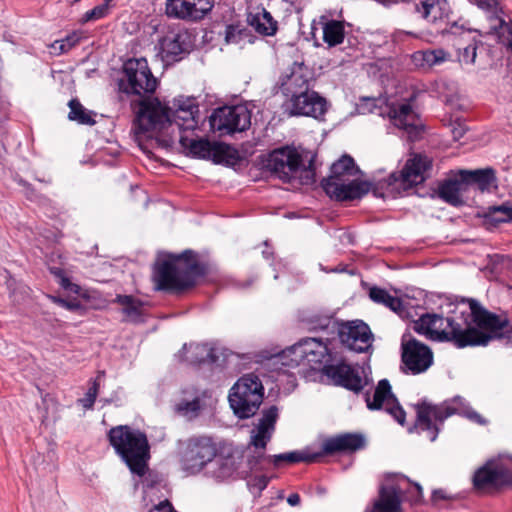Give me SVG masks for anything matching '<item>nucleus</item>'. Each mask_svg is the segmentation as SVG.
<instances>
[{"mask_svg":"<svg viewBox=\"0 0 512 512\" xmlns=\"http://www.w3.org/2000/svg\"><path fill=\"white\" fill-rule=\"evenodd\" d=\"M317 455H310L304 452L292 451L277 455H266L264 465L266 463H273L275 467H279L283 462L298 463V462H312L316 459Z\"/></svg>","mask_w":512,"mask_h":512,"instance_id":"4c0bfd02","label":"nucleus"},{"mask_svg":"<svg viewBox=\"0 0 512 512\" xmlns=\"http://www.w3.org/2000/svg\"><path fill=\"white\" fill-rule=\"evenodd\" d=\"M278 408L271 406L262 412L258 423L250 431V439L245 449L224 447L214 459L208 475L217 481L248 478L253 472L264 470L266 447L275 431Z\"/></svg>","mask_w":512,"mask_h":512,"instance_id":"f257e3e1","label":"nucleus"},{"mask_svg":"<svg viewBox=\"0 0 512 512\" xmlns=\"http://www.w3.org/2000/svg\"><path fill=\"white\" fill-rule=\"evenodd\" d=\"M415 408L417 413L415 428L418 432H425L431 442L435 441L440 427L444 426V421L448 417V405L445 403L433 405L422 401L416 404Z\"/></svg>","mask_w":512,"mask_h":512,"instance_id":"4468645a","label":"nucleus"},{"mask_svg":"<svg viewBox=\"0 0 512 512\" xmlns=\"http://www.w3.org/2000/svg\"><path fill=\"white\" fill-rule=\"evenodd\" d=\"M281 87L287 100L310 90L309 81L304 75L301 66L295 67L293 71L283 79Z\"/></svg>","mask_w":512,"mask_h":512,"instance_id":"c756f323","label":"nucleus"},{"mask_svg":"<svg viewBox=\"0 0 512 512\" xmlns=\"http://www.w3.org/2000/svg\"><path fill=\"white\" fill-rule=\"evenodd\" d=\"M197 113L198 107L193 98L175 99L173 112L159 99L152 98L140 102L136 123L139 131L148 134L149 137H157L163 133L166 138L162 139L161 143L168 147L173 144L176 131L180 136L182 132L197 127Z\"/></svg>","mask_w":512,"mask_h":512,"instance_id":"7ed1b4c3","label":"nucleus"},{"mask_svg":"<svg viewBox=\"0 0 512 512\" xmlns=\"http://www.w3.org/2000/svg\"><path fill=\"white\" fill-rule=\"evenodd\" d=\"M181 145L189 149L190 153L204 159H213L216 162L222 161L229 155L230 146L219 143L210 142L206 139H190L183 135L179 136Z\"/></svg>","mask_w":512,"mask_h":512,"instance_id":"412c9836","label":"nucleus"},{"mask_svg":"<svg viewBox=\"0 0 512 512\" xmlns=\"http://www.w3.org/2000/svg\"><path fill=\"white\" fill-rule=\"evenodd\" d=\"M359 172L352 157L344 155L331 167V175L322 181L325 192L335 200L347 201L361 198L370 190L367 182L350 180Z\"/></svg>","mask_w":512,"mask_h":512,"instance_id":"423d86ee","label":"nucleus"},{"mask_svg":"<svg viewBox=\"0 0 512 512\" xmlns=\"http://www.w3.org/2000/svg\"><path fill=\"white\" fill-rule=\"evenodd\" d=\"M210 125L221 134L242 132L251 125V113L243 105L220 107L210 116Z\"/></svg>","mask_w":512,"mask_h":512,"instance_id":"f8f14e48","label":"nucleus"},{"mask_svg":"<svg viewBox=\"0 0 512 512\" xmlns=\"http://www.w3.org/2000/svg\"><path fill=\"white\" fill-rule=\"evenodd\" d=\"M365 439L360 434L346 433L326 439L322 444L325 454H333L343 451H356L363 448Z\"/></svg>","mask_w":512,"mask_h":512,"instance_id":"a878e982","label":"nucleus"},{"mask_svg":"<svg viewBox=\"0 0 512 512\" xmlns=\"http://www.w3.org/2000/svg\"><path fill=\"white\" fill-rule=\"evenodd\" d=\"M103 376V372H99L98 376L93 380L91 387L88 389L85 396L80 399L81 405L86 409H91L94 405L96 397L98 395L99 380Z\"/></svg>","mask_w":512,"mask_h":512,"instance_id":"49530a36","label":"nucleus"},{"mask_svg":"<svg viewBox=\"0 0 512 512\" xmlns=\"http://www.w3.org/2000/svg\"><path fill=\"white\" fill-rule=\"evenodd\" d=\"M269 483V478L265 475H259L255 476L250 482L249 485H251L253 488L257 489L258 491H263Z\"/></svg>","mask_w":512,"mask_h":512,"instance_id":"8fccbe9b","label":"nucleus"},{"mask_svg":"<svg viewBox=\"0 0 512 512\" xmlns=\"http://www.w3.org/2000/svg\"><path fill=\"white\" fill-rule=\"evenodd\" d=\"M108 440L132 474L143 477L147 473L150 444L143 431L129 425H118L109 430Z\"/></svg>","mask_w":512,"mask_h":512,"instance_id":"39448f33","label":"nucleus"},{"mask_svg":"<svg viewBox=\"0 0 512 512\" xmlns=\"http://www.w3.org/2000/svg\"><path fill=\"white\" fill-rule=\"evenodd\" d=\"M471 191V184L464 175V170L450 171V205L455 207L467 203Z\"/></svg>","mask_w":512,"mask_h":512,"instance_id":"bb28decb","label":"nucleus"},{"mask_svg":"<svg viewBox=\"0 0 512 512\" xmlns=\"http://www.w3.org/2000/svg\"><path fill=\"white\" fill-rule=\"evenodd\" d=\"M337 333L341 343L352 351L362 353L367 352L372 347L373 334L369 326L362 320L339 324Z\"/></svg>","mask_w":512,"mask_h":512,"instance_id":"dca6fc26","label":"nucleus"},{"mask_svg":"<svg viewBox=\"0 0 512 512\" xmlns=\"http://www.w3.org/2000/svg\"><path fill=\"white\" fill-rule=\"evenodd\" d=\"M203 273L204 267L197 261L196 254L188 250L177 256H159L153 279L158 290L180 292L192 287Z\"/></svg>","mask_w":512,"mask_h":512,"instance_id":"20e7f679","label":"nucleus"},{"mask_svg":"<svg viewBox=\"0 0 512 512\" xmlns=\"http://www.w3.org/2000/svg\"><path fill=\"white\" fill-rule=\"evenodd\" d=\"M111 1L112 0H105V3L98 5L93 9L87 11L83 15L81 22L86 23L89 21H95L104 18L109 12V6Z\"/></svg>","mask_w":512,"mask_h":512,"instance_id":"a18cd8bd","label":"nucleus"},{"mask_svg":"<svg viewBox=\"0 0 512 512\" xmlns=\"http://www.w3.org/2000/svg\"><path fill=\"white\" fill-rule=\"evenodd\" d=\"M443 318L436 314H426L414 322L413 329L433 341H448V332L442 329Z\"/></svg>","mask_w":512,"mask_h":512,"instance_id":"393cba45","label":"nucleus"},{"mask_svg":"<svg viewBox=\"0 0 512 512\" xmlns=\"http://www.w3.org/2000/svg\"><path fill=\"white\" fill-rule=\"evenodd\" d=\"M264 398V387L258 376L246 374L231 387L228 401L234 414L250 418L256 414Z\"/></svg>","mask_w":512,"mask_h":512,"instance_id":"0eeeda50","label":"nucleus"},{"mask_svg":"<svg viewBox=\"0 0 512 512\" xmlns=\"http://www.w3.org/2000/svg\"><path fill=\"white\" fill-rule=\"evenodd\" d=\"M53 301L55 303H57L58 305L68 309V310H75L77 307H78V304L76 303H71V302H68L64 299H61V298H57V297H52Z\"/></svg>","mask_w":512,"mask_h":512,"instance_id":"603ef678","label":"nucleus"},{"mask_svg":"<svg viewBox=\"0 0 512 512\" xmlns=\"http://www.w3.org/2000/svg\"><path fill=\"white\" fill-rule=\"evenodd\" d=\"M439 197L448 202V180H444L439 189Z\"/></svg>","mask_w":512,"mask_h":512,"instance_id":"864d4df0","label":"nucleus"},{"mask_svg":"<svg viewBox=\"0 0 512 512\" xmlns=\"http://www.w3.org/2000/svg\"><path fill=\"white\" fill-rule=\"evenodd\" d=\"M323 40L330 47L339 45L345 36L344 22L338 20H326L322 26Z\"/></svg>","mask_w":512,"mask_h":512,"instance_id":"72a5a7b5","label":"nucleus"},{"mask_svg":"<svg viewBox=\"0 0 512 512\" xmlns=\"http://www.w3.org/2000/svg\"><path fill=\"white\" fill-rule=\"evenodd\" d=\"M387 114L394 125L406 130L411 138L419 135V120L410 102L387 104Z\"/></svg>","mask_w":512,"mask_h":512,"instance_id":"5701e85b","label":"nucleus"},{"mask_svg":"<svg viewBox=\"0 0 512 512\" xmlns=\"http://www.w3.org/2000/svg\"><path fill=\"white\" fill-rule=\"evenodd\" d=\"M450 149L453 147V143H455V148H459L465 145H468L472 140V135L469 132L466 124L460 120H456L450 123Z\"/></svg>","mask_w":512,"mask_h":512,"instance_id":"ea45409f","label":"nucleus"},{"mask_svg":"<svg viewBox=\"0 0 512 512\" xmlns=\"http://www.w3.org/2000/svg\"><path fill=\"white\" fill-rule=\"evenodd\" d=\"M332 342L324 338H304L286 349L284 356L290 358L289 365L299 366L309 365L315 368L332 360Z\"/></svg>","mask_w":512,"mask_h":512,"instance_id":"9d476101","label":"nucleus"},{"mask_svg":"<svg viewBox=\"0 0 512 512\" xmlns=\"http://www.w3.org/2000/svg\"><path fill=\"white\" fill-rule=\"evenodd\" d=\"M411 501L417 503L422 498V487L418 483L412 485Z\"/></svg>","mask_w":512,"mask_h":512,"instance_id":"3c124183","label":"nucleus"},{"mask_svg":"<svg viewBox=\"0 0 512 512\" xmlns=\"http://www.w3.org/2000/svg\"><path fill=\"white\" fill-rule=\"evenodd\" d=\"M323 372L328 378L332 379L335 384L354 392L361 391L367 384V380L361 376L358 369L345 363L325 365Z\"/></svg>","mask_w":512,"mask_h":512,"instance_id":"4be33fe9","label":"nucleus"},{"mask_svg":"<svg viewBox=\"0 0 512 512\" xmlns=\"http://www.w3.org/2000/svg\"><path fill=\"white\" fill-rule=\"evenodd\" d=\"M249 23L258 33L266 36L274 35L277 30V22L265 9L252 15Z\"/></svg>","mask_w":512,"mask_h":512,"instance_id":"c9c22d12","label":"nucleus"},{"mask_svg":"<svg viewBox=\"0 0 512 512\" xmlns=\"http://www.w3.org/2000/svg\"><path fill=\"white\" fill-rule=\"evenodd\" d=\"M226 40H227V42H230V41H231V38H230L229 32H227Z\"/></svg>","mask_w":512,"mask_h":512,"instance_id":"13d9d810","label":"nucleus"},{"mask_svg":"<svg viewBox=\"0 0 512 512\" xmlns=\"http://www.w3.org/2000/svg\"><path fill=\"white\" fill-rule=\"evenodd\" d=\"M80 39H81V33L73 32V33L69 34L68 36H66L64 39L56 40L51 45L53 53L62 54V53L68 52L76 44L79 43Z\"/></svg>","mask_w":512,"mask_h":512,"instance_id":"c03bdc74","label":"nucleus"},{"mask_svg":"<svg viewBox=\"0 0 512 512\" xmlns=\"http://www.w3.org/2000/svg\"><path fill=\"white\" fill-rule=\"evenodd\" d=\"M445 498V495H444V491L443 490H435L433 492V499L436 500V499H444Z\"/></svg>","mask_w":512,"mask_h":512,"instance_id":"4d7b16f0","label":"nucleus"},{"mask_svg":"<svg viewBox=\"0 0 512 512\" xmlns=\"http://www.w3.org/2000/svg\"><path fill=\"white\" fill-rule=\"evenodd\" d=\"M430 160L421 154H412L399 173H392L388 178V186L407 190L425 180V173L430 167Z\"/></svg>","mask_w":512,"mask_h":512,"instance_id":"2eb2a0df","label":"nucleus"},{"mask_svg":"<svg viewBox=\"0 0 512 512\" xmlns=\"http://www.w3.org/2000/svg\"><path fill=\"white\" fill-rule=\"evenodd\" d=\"M287 502L291 506H297L300 503V496L296 493H292L288 496Z\"/></svg>","mask_w":512,"mask_h":512,"instance_id":"5fc2aeb1","label":"nucleus"},{"mask_svg":"<svg viewBox=\"0 0 512 512\" xmlns=\"http://www.w3.org/2000/svg\"><path fill=\"white\" fill-rule=\"evenodd\" d=\"M311 166L312 164L307 168L302 166L301 155L289 146L274 150L267 159L268 169L285 182L299 179L301 184L313 183L314 171Z\"/></svg>","mask_w":512,"mask_h":512,"instance_id":"6e6552de","label":"nucleus"},{"mask_svg":"<svg viewBox=\"0 0 512 512\" xmlns=\"http://www.w3.org/2000/svg\"><path fill=\"white\" fill-rule=\"evenodd\" d=\"M215 441L206 435H195L182 443L180 464L183 471L190 475L199 474L217 457Z\"/></svg>","mask_w":512,"mask_h":512,"instance_id":"1a4fd4ad","label":"nucleus"},{"mask_svg":"<svg viewBox=\"0 0 512 512\" xmlns=\"http://www.w3.org/2000/svg\"><path fill=\"white\" fill-rule=\"evenodd\" d=\"M123 73L124 78L119 85L125 93L142 96L154 93L157 88V79L153 76L145 58L126 61Z\"/></svg>","mask_w":512,"mask_h":512,"instance_id":"9b49d317","label":"nucleus"},{"mask_svg":"<svg viewBox=\"0 0 512 512\" xmlns=\"http://www.w3.org/2000/svg\"><path fill=\"white\" fill-rule=\"evenodd\" d=\"M185 361L191 364L214 363L218 360L217 348L210 343H191L184 345Z\"/></svg>","mask_w":512,"mask_h":512,"instance_id":"c85d7f7f","label":"nucleus"},{"mask_svg":"<svg viewBox=\"0 0 512 512\" xmlns=\"http://www.w3.org/2000/svg\"><path fill=\"white\" fill-rule=\"evenodd\" d=\"M70 111L68 113V119L76 121L79 124L93 125L95 120L93 119V113L87 110L77 99H71L68 103Z\"/></svg>","mask_w":512,"mask_h":512,"instance_id":"a19ab883","label":"nucleus"},{"mask_svg":"<svg viewBox=\"0 0 512 512\" xmlns=\"http://www.w3.org/2000/svg\"><path fill=\"white\" fill-rule=\"evenodd\" d=\"M511 477V468L503 462L490 460L475 472L473 483L478 490H485L490 487L508 483Z\"/></svg>","mask_w":512,"mask_h":512,"instance_id":"aec40b11","label":"nucleus"},{"mask_svg":"<svg viewBox=\"0 0 512 512\" xmlns=\"http://www.w3.org/2000/svg\"><path fill=\"white\" fill-rule=\"evenodd\" d=\"M478 215L484 219L485 225L496 226L500 223L512 221V206L508 204L490 206Z\"/></svg>","mask_w":512,"mask_h":512,"instance_id":"2f4dec72","label":"nucleus"},{"mask_svg":"<svg viewBox=\"0 0 512 512\" xmlns=\"http://www.w3.org/2000/svg\"><path fill=\"white\" fill-rule=\"evenodd\" d=\"M401 349L402 362L413 375L425 372L433 363L430 348L410 335H403Z\"/></svg>","mask_w":512,"mask_h":512,"instance_id":"ddd939ff","label":"nucleus"},{"mask_svg":"<svg viewBox=\"0 0 512 512\" xmlns=\"http://www.w3.org/2000/svg\"><path fill=\"white\" fill-rule=\"evenodd\" d=\"M464 175L468 178L471 186L475 184L481 191L489 190L495 186V173L491 168L464 170Z\"/></svg>","mask_w":512,"mask_h":512,"instance_id":"473e14b6","label":"nucleus"},{"mask_svg":"<svg viewBox=\"0 0 512 512\" xmlns=\"http://www.w3.org/2000/svg\"><path fill=\"white\" fill-rule=\"evenodd\" d=\"M51 272L58 278L59 284L61 287L69 292L78 294L80 292V286L74 284L70 281V279L65 275V272L60 268H53Z\"/></svg>","mask_w":512,"mask_h":512,"instance_id":"09e8293b","label":"nucleus"},{"mask_svg":"<svg viewBox=\"0 0 512 512\" xmlns=\"http://www.w3.org/2000/svg\"><path fill=\"white\" fill-rule=\"evenodd\" d=\"M477 45L476 41H472L467 46L459 48V62L462 64L470 65L475 62Z\"/></svg>","mask_w":512,"mask_h":512,"instance_id":"de8ad7c7","label":"nucleus"},{"mask_svg":"<svg viewBox=\"0 0 512 512\" xmlns=\"http://www.w3.org/2000/svg\"><path fill=\"white\" fill-rule=\"evenodd\" d=\"M366 403L368 409L384 410L399 424H404L405 412L392 393L391 385L387 379H382L378 382L372 397L369 394L366 395Z\"/></svg>","mask_w":512,"mask_h":512,"instance_id":"f3484780","label":"nucleus"},{"mask_svg":"<svg viewBox=\"0 0 512 512\" xmlns=\"http://www.w3.org/2000/svg\"><path fill=\"white\" fill-rule=\"evenodd\" d=\"M450 341L458 348L486 346L492 339L503 338L506 320L487 311L474 299L450 297Z\"/></svg>","mask_w":512,"mask_h":512,"instance_id":"f03ea898","label":"nucleus"},{"mask_svg":"<svg viewBox=\"0 0 512 512\" xmlns=\"http://www.w3.org/2000/svg\"><path fill=\"white\" fill-rule=\"evenodd\" d=\"M213 6L214 0H166L165 13L174 19L198 21L203 19Z\"/></svg>","mask_w":512,"mask_h":512,"instance_id":"a211bd4d","label":"nucleus"},{"mask_svg":"<svg viewBox=\"0 0 512 512\" xmlns=\"http://www.w3.org/2000/svg\"><path fill=\"white\" fill-rule=\"evenodd\" d=\"M286 108L290 115L322 117L327 110L326 100L317 92L308 90L286 102Z\"/></svg>","mask_w":512,"mask_h":512,"instance_id":"6ab92c4d","label":"nucleus"},{"mask_svg":"<svg viewBox=\"0 0 512 512\" xmlns=\"http://www.w3.org/2000/svg\"><path fill=\"white\" fill-rule=\"evenodd\" d=\"M369 296L375 303L382 304L396 313H401L402 311V301L385 289L372 287L369 291Z\"/></svg>","mask_w":512,"mask_h":512,"instance_id":"58836bf2","label":"nucleus"},{"mask_svg":"<svg viewBox=\"0 0 512 512\" xmlns=\"http://www.w3.org/2000/svg\"><path fill=\"white\" fill-rule=\"evenodd\" d=\"M446 6V0H424L421 2L420 7L417 6V11L421 13L424 18L435 22L439 19H443L447 15Z\"/></svg>","mask_w":512,"mask_h":512,"instance_id":"f704fd0d","label":"nucleus"},{"mask_svg":"<svg viewBox=\"0 0 512 512\" xmlns=\"http://www.w3.org/2000/svg\"><path fill=\"white\" fill-rule=\"evenodd\" d=\"M450 416L453 414H459L465 416L470 421H473L480 425H485L486 420L476 411H474L468 403L461 397H454L450 401Z\"/></svg>","mask_w":512,"mask_h":512,"instance_id":"e433bc0d","label":"nucleus"},{"mask_svg":"<svg viewBox=\"0 0 512 512\" xmlns=\"http://www.w3.org/2000/svg\"><path fill=\"white\" fill-rule=\"evenodd\" d=\"M185 51L186 48L180 34H168L160 41V55L166 63L177 61Z\"/></svg>","mask_w":512,"mask_h":512,"instance_id":"7c9ffc66","label":"nucleus"},{"mask_svg":"<svg viewBox=\"0 0 512 512\" xmlns=\"http://www.w3.org/2000/svg\"><path fill=\"white\" fill-rule=\"evenodd\" d=\"M200 409V401L197 396L181 398L175 401L174 411L188 419L194 418Z\"/></svg>","mask_w":512,"mask_h":512,"instance_id":"79ce46f5","label":"nucleus"},{"mask_svg":"<svg viewBox=\"0 0 512 512\" xmlns=\"http://www.w3.org/2000/svg\"><path fill=\"white\" fill-rule=\"evenodd\" d=\"M413 57L416 61L422 60L425 64L431 67L445 62L446 53L442 49L427 50L423 52H417Z\"/></svg>","mask_w":512,"mask_h":512,"instance_id":"37998d69","label":"nucleus"},{"mask_svg":"<svg viewBox=\"0 0 512 512\" xmlns=\"http://www.w3.org/2000/svg\"><path fill=\"white\" fill-rule=\"evenodd\" d=\"M467 22H463L461 25L458 24V22H454L452 25H450V31L453 34H456L458 30H464L466 29Z\"/></svg>","mask_w":512,"mask_h":512,"instance_id":"6e6d98bb","label":"nucleus"},{"mask_svg":"<svg viewBox=\"0 0 512 512\" xmlns=\"http://www.w3.org/2000/svg\"><path fill=\"white\" fill-rule=\"evenodd\" d=\"M402 488L399 485H385L380 488L379 496L371 509L365 512H400Z\"/></svg>","mask_w":512,"mask_h":512,"instance_id":"b1692460","label":"nucleus"},{"mask_svg":"<svg viewBox=\"0 0 512 512\" xmlns=\"http://www.w3.org/2000/svg\"><path fill=\"white\" fill-rule=\"evenodd\" d=\"M114 302L119 305L124 321L131 323L143 321L145 304L139 298L132 295H117Z\"/></svg>","mask_w":512,"mask_h":512,"instance_id":"cd10ccee","label":"nucleus"}]
</instances>
